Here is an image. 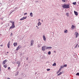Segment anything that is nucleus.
<instances>
[{
  "instance_id": "obj_36",
  "label": "nucleus",
  "mask_w": 79,
  "mask_h": 79,
  "mask_svg": "<svg viewBox=\"0 0 79 79\" xmlns=\"http://www.w3.org/2000/svg\"><path fill=\"white\" fill-rule=\"evenodd\" d=\"M27 13H25L24 14V15H27Z\"/></svg>"
},
{
  "instance_id": "obj_40",
  "label": "nucleus",
  "mask_w": 79,
  "mask_h": 79,
  "mask_svg": "<svg viewBox=\"0 0 79 79\" xmlns=\"http://www.w3.org/2000/svg\"><path fill=\"white\" fill-rule=\"evenodd\" d=\"M56 51H53V52H54V53H56Z\"/></svg>"
},
{
  "instance_id": "obj_33",
  "label": "nucleus",
  "mask_w": 79,
  "mask_h": 79,
  "mask_svg": "<svg viewBox=\"0 0 79 79\" xmlns=\"http://www.w3.org/2000/svg\"><path fill=\"white\" fill-rule=\"evenodd\" d=\"M12 25H15V22H13L12 23Z\"/></svg>"
},
{
  "instance_id": "obj_27",
  "label": "nucleus",
  "mask_w": 79,
  "mask_h": 79,
  "mask_svg": "<svg viewBox=\"0 0 79 79\" xmlns=\"http://www.w3.org/2000/svg\"><path fill=\"white\" fill-rule=\"evenodd\" d=\"M38 48H40V44H38Z\"/></svg>"
},
{
  "instance_id": "obj_50",
  "label": "nucleus",
  "mask_w": 79,
  "mask_h": 79,
  "mask_svg": "<svg viewBox=\"0 0 79 79\" xmlns=\"http://www.w3.org/2000/svg\"><path fill=\"white\" fill-rule=\"evenodd\" d=\"M36 27H37V26H36Z\"/></svg>"
},
{
  "instance_id": "obj_3",
  "label": "nucleus",
  "mask_w": 79,
  "mask_h": 79,
  "mask_svg": "<svg viewBox=\"0 0 79 79\" xmlns=\"http://www.w3.org/2000/svg\"><path fill=\"white\" fill-rule=\"evenodd\" d=\"M17 64H18V67H19L20 66V64H21V63L19 61H18L16 62Z\"/></svg>"
},
{
  "instance_id": "obj_17",
  "label": "nucleus",
  "mask_w": 79,
  "mask_h": 79,
  "mask_svg": "<svg viewBox=\"0 0 79 79\" xmlns=\"http://www.w3.org/2000/svg\"><path fill=\"white\" fill-rule=\"evenodd\" d=\"M3 66H4V68H6L7 66H8V65H7V64H6L5 65H4Z\"/></svg>"
},
{
  "instance_id": "obj_31",
  "label": "nucleus",
  "mask_w": 79,
  "mask_h": 79,
  "mask_svg": "<svg viewBox=\"0 0 79 79\" xmlns=\"http://www.w3.org/2000/svg\"><path fill=\"white\" fill-rule=\"evenodd\" d=\"M48 54L49 55H50V54H51V52L49 51V52H48Z\"/></svg>"
},
{
  "instance_id": "obj_46",
  "label": "nucleus",
  "mask_w": 79,
  "mask_h": 79,
  "mask_svg": "<svg viewBox=\"0 0 79 79\" xmlns=\"http://www.w3.org/2000/svg\"><path fill=\"white\" fill-rule=\"evenodd\" d=\"M1 47H3V45H1Z\"/></svg>"
},
{
  "instance_id": "obj_34",
  "label": "nucleus",
  "mask_w": 79,
  "mask_h": 79,
  "mask_svg": "<svg viewBox=\"0 0 79 79\" xmlns=\"http://www.w3.org/2000/svg\"><path fill=\"white\" fill-rule=\"evenodd\" d=\"M66 66H67V64H64V67H66Z\"/></svg>"
},
{
  "instance_id": "obj_5",
  "label": "nucleus",
  "mask_w": 79,
  "mask_h": 79,
  "mask_svg": "<svg viewBox=\"0 0 79 79\" xmlns=\"http://www.w3.org/2000/svg\"><path fill=\"white\" fill-rule=\"evenodd\" d=\"M46 48V46H44L43 47H42V49L43 51H45V48Z\"/></svg>"
},
{
  "instance_id": "obj_45",
  "label": "nucleus",
  "mask_w": 79,
  "mask_h": 79,
  "mask_svg": "<svg viewBox=\"0 0 79 79\" xmlns=\"http://www.w3.org/2000/svg\"><path fill=\"white\" fill-rule=\"evenodd\" d=\"M1 19H2V20H3V18H1Z\"/></svg>"
},
{
  "instance_id": "obj_19",
  "label": "nucleus",
  "mask_w": 79,
  "mask_h": 79,
  "mask_svg": "<svg viewBox=\"0 0 79 79\" xmlns=\"http://www.w3.org/2000/svg\"><path fill=\"white\" fill-rule=\"evenodd\" d=\"M77 46H78V44H77L74 47L75 48H77Z\"/></svg>"
},
{
  "instance_id": "obj_41",
  "label": "nucleus",
  "mask_w": 79,
  "mask_h": 79,
  "mask_svg": "<svg viewBox=\"0 0 79 79\" xmlns=\"http://www.w3.org/2000/svg\"><path fill=\"white\" fill-rule=\"evenodd\" d=\"M13 22L12 21H10V23H12V22Z\"/></svg>"
},
{
  "instance_id": "obj_11",
  "label": "nucleus",
  "mask_w": 79,
  "mask_h": 79,
  "mask_svg": "<svg viewBox=\"0 0 79 79\" xmlns=\"http://www.w3.org/2000/svg\"><path fill=\"white\" fill-rule=\"evenodd\" d=\"M74 13L75 15H76V16H77V15H78V13H77V12L74 11Z\"/></svg>"
},
{
  "instance_id": "obj_21",
  "label": "nucleus",
  "mask_w": 79,
  "mask_h": 79,
  "mask_svg": "<svg viewBox=\"0 0 79 79\" xmlns=\"http://www.w3.org/2000/svg\"><path fill=\"white\" fill-rule=\"evenodd\" d=\"M30 16H31V17H32L33 16V15H32V13H30Z\"/></svg>"
},
{
  "instance_id": "obj_16",
  "label": "nucleus",
  "mask_w": 79,
  "mask_h": 79,
  "mask_svg": "<svg viewBox=\"0 0 79 79\" xmlns=\"http://www.w3.org/2000/svg\"><path fill=\"white\" fill-rule=\"evenodd\" d=\"M76 38H77V36L78 35H79V33H78V32H77V33H76Z\"/></svg>"
},
{
  "instance_id": "obj_14",
  "label": "nucleus",
  "mask_w": 79,
  "mask_h": 79,
  "mask_svg": "<svg viewBox=\"0 0 79 79\" xmlns=\"http://www.w3.org/2000/svg\"><path fill=\"white\" fill-rule=\"evenodd\" d=\"M43 38L44 40V41H45L46 40V38H45V35H44L43 36Z\"/></svg>"
},
{
  "instance_id": "obj_35",
  "label": "nucleus",
  "mask_w": 79,
  "mask_h": 79,
  "mask_svg": "<svg viewBox=\"0 0 79 79\" xmlns=\"http://www.w3.org/2000/svg\"><path fill=\"white\" fill-rule=\"evenodd\" d=\"M50 69H47V71H50Z\"/></svg>"
},
{
  "instance_id": "obj_48",
  "label": "nucleus",
  "mask_w": 79,
  "mask_h": 79,
  "mask_svg": "<svg viewBox=\"0 0 79 79\" xmlns=\"http://www.w3.org/2000/svg\"><path fill=\"white\" fill-rule=\"evenodd\" d=\"M7 79H10V78H7Z\"/></svg>"
},
{
  "instance_id": "obj_24",
  "label": "nucleus",
  "mask_w": 79,
  "mask_h": 79,
  "mask_svg": "<svg viewBox=\"0 0 79 79\" xmlns=\"http://www.w3.org/2000/svg\"><path fill=\"white\" fill-rule=\"evenodd\" d=\"M73 5H76V2H73Z\"/></svg>"
},
{
  "instance_id": "obj_44",
  "label": "nucleus",
  "mask_w": 79,
  "mask_h": 79,
  "mask_svg": "<svg viewBox=\"0 0 79 79\" xmlns=\"http://www.w3.org/2000/svg\"><path fill=\"white\" fill-rule=\"evenodd\" d=\"M27 60H28V57L27 58Z\"/></svg>"
},
{
  "instance_id": "obj_2",
  "label": "nucleus",
  "mask_w": 79,
  "mask_h": 79,
  "mask_svg": "<svg viewBox=\"0 0 79 79\" xmlns=\"http://www.w3.org/2000/svg\"><path fill=\"white\" fill-rule=\"evenodd\" d=\"M7 61H8V60H4L2 62L3 63H2V64H3V65H4V64H5L6 63Z\"/></svg>"
},
{
  "instance_id": "obj_10",
  "label": "nucleus",
  "mask_w": 79,
  "mask_h": 79,
  "mask_svg": "<svg viewBox=\"0 0 79 79\" xmlns=\"http://www.w3.org/2000/svg\"><path fill=\"white\" fill-rule=\"evenodd\" d=\"M75 27H75V26H74V25H72V26H71L72 29V30L74 29V28H75Z\"/></svg>"
},
{
  "instance_id": "obj_28",
  "label": "nucleus",
  "mask_w": 79,
  "mask_h": 79,
  "mask_svg": "<svg viewBox=\"0 0 79 79\" xmlns=\"http://www.w3.org/2000/svg\"><path fill=\"white\" fill-rule=\"evenodd\" d=\"M60 71L59 70H58V71L57 72L56 74H58V73H60Z\"/></svg>"
},
{
  "instance_id": "obj_8",
  "label": "nucleus",
  "mask_w": 79,
  "mask_h": 79,
  "mask_svg": "<svg viewBox=\"0 0 79 79\" xmlns=\"http://www.w3.org/2000/svg\"><path fill=\"white\" fill-rule=\"evenodd\" d=\"M15 27V25H12V26L10 27L9 29H11L14 28Z\"/></svg>"
},
{
  "instance_id": "obj_49",
  "label": "nucleus",
  "mask_w": 79,
  "mask_h": 79,
  "mask_svg": "<svg viewBox=\"0 0 79 79\" xmlns=\"http://www.w3.org/2000/svg\"><path fill=\"white\" fill-rule=\"evenodd\" d=\"M8 53V52H6V53Z\"/></svg>"
},
{
  "instance_id": "obj_42",
  "label": "nucleus",
  "mask_w": 79,
  "mask_h": 79,
  "mask_svg": "<svg viewBox=\"0 0 79 79\" xmlns=\"http://www.w3.org/2000/svg\"><path fill=\"white\" fill-rule=\"evenodd\" d=\"M35 2L36 3H37V2H38V1H35Z\"/></svg>"
},
{
  "instance_id": "obj_23",
  "label": "nucleus",
  "mask_w": 79,
  "mask_h": 79,
  "mask_svg": "<svg viewBox=\"0 0 79 79\" xmlns=\"http://www.w3.org/2000/svg\"><path fill=\"white\" fill-rule=\"evenodd\" d=\"M15 11V10H12L10 12V14H11V13H13V12Z\"/></svg>"
},
{
  "instance_id": "obj_18",
  "label": "nucleus",
  "mask_w": 79,
  "mask_h": 79,
  "mask_svg": "<svg viewBox=\"0 0 79 79\" xmlns=\"http://www.w3.org/2000/svg\"><path fill=\"white\" fill-rule=\"evenodd\" d=\"M62 74V72H60L58 74H57V76H60V75H61V74Z\"/></svg>"
},
{
  "instance_id": "obj_52",
  "label": "nucleus",
  "mask_w": 79,
  "mask_h": 79,
  "mask_svg": "<svg viewBox=\"0 0 79 79\" xmlns=\"http://www.w3.org/2000/svg\"><path fill=\"white\" fill-rule=\"evenodd\" d=\"M37 29H39V27H38V28H37Z\"/></svg>"
},
{
  "instance_id": "obj_4",
  "label": "nucleus",
  "mask_w": 79,
  "mask_h": 79,
  "mask_svg": "<svg viewBox=\"0 0 79 79\" xmlns=\"http://www.w3.org/2000/svg\"><path fill=\"white\" fill-rule=\"evenodd\" d=\"M34 40H31V46H32L33 45H34Z\"/></svg>"
},
{
  "instance_id": "obj_9",
  "label": "nucleus",
  "mask_w": 79,
  "mask_h": 79,
  "mask_svg": "<svg viewBox=\"0 0 79 79\" xmlns=\"http://www.w3.org/2000/svg\"><path fill=\"white\" fill-rule=\"evenodd\" d=\"M26 18H27V17H24L21 19L20 20L21 21H23V20H24V19H26Z\"/></svg>"
},
{
  "instance_id": "obj_12",
  "label": "nucleus",
  "mask_w": 79,
  "mask_h": 79,
  "mask_svg": "<svg viewBox=\"0 0 79 79\" xmlns=\"http://www.w3.org/2000/svg\"><path fill=\"white\" fill-rule=\"evenodd\" d=\"M52 47H46V49H52Z\"/></svg>"
},
{
  "instance_id": "obj_26",
  "label": "nucleus",
  "mask_w": 79,
  "mask_h": 79,
  "mask_svg": "<svg viewBox=\"0 0 79 79\" xmlns=\"http://www.w3.org/2000/svg\"><path fill=\"white\" fill-rule=\"evenodd\" d=\"M69 13H67L66 14V15H67V16H69Z\"/></svg>"
},
{
  "instance_id": "obj_38",
  "label": "nucleus",
  "mask_w": 79,
  "mask_h": 79,
  "mask_svg": "<svg viewBox=\"0 0 79 79\" xmlns=\"http://www.w3.org/2000/svg\"><path fill=\"white\" fill-rule=\"evenodd\" d=\"M13 35V33H11L10 34V36H12Z\"/></svg>"
},
{
  "instance_id": "obj_30",
  "label": "nucleus",
  "mask_w": 79,
  "mask_h": 79,
  "mask_svg": "<svg viewBox=\"0 0 79 79\" xmlns=\"http://www.w3.org/2000/svg\"><path fill=\"white\" fill-rule=\"evenodd\" d=\"M60 67L61 68H64V65L63 66H62L61 65Z\"/></svg>"
},
{
  "instance_id": "obj_7",
  "label": "nucleus",
  "mask_w": 79,
  "mask_h": 79,
  "mask_svg": "<svg viewBox=\"0 0 79 79\" xmlns=\"http://www.w3.org/2000/svg\"><path fill=\"white\" fill-rule=\"evenodd\" d=\"M10 42H9L8 44H7V47L8 48H10Z\"/></svg>"
},
{
  "instance_id": "obj_22",
  "label": "nucleus",
  "mask_w": 79,
  "mask_h": 79,
  "mask_svg": "<svg viewBox=\"0 0 79 79\" xmlns=\"http://www.w3.org/2000/svg\"><path fill=\"white\" fill-rule=\"evenodd\" d=\"M19 74V72H17L15 74V76H18Z\"/></svg>"
},
{
  "instance_id": "obj_15",
  "label": "nucleus",
  "mask_w": 79,
  "mask_h": 79,
  "mask_svg": "<svg viewBox=\"0 0 79 79\" xmlns=\"http://www.w3.org/2000/svg\"><path fill=\"white\" fill-rule=\"evenodd\" d=\"M18 44V43H14V47H16V46H17V44Z\"/></svg>"
},
{
  "instance_id": "obj_25",
  "label": "nucleus",
  "mask_w": 79,
  "mask_h": 79,
  "mask_svg": "<svg viewBox=\"0 0 79 79\" xmlns=\"http://www.w3.org/2000/svg\"><path fill=\"white\" fill-rule=\"evenodd\" d=\"M56 63H54L52 65V66H56Z\"/></svg>"
},
{
  "instance_id": "obj_20",
  "label": "nucleus",
  "mask_w": 79,
  "mask_h": 79,
  "mask_svg": "<svg viewBox=\"0 0 79 79\" xmlns=\"http://www.w3.org/2000/svg\"><path fill=\"white\" fill-rule=\"evenodd\" d=\"M68 32V30H66L64 31V33H67Z\"/></svg>"
},
{
  "instance_id": "obj_43",
  "label": "nucleus",
  "mask_w": 79,
  "mask_h": 79,
  "mask_svg": "<svg viewBox=\"0 0 79 79\" xmlns=\"http://www.w3.org/2000/svg\"><path fill=\"white\" fill-rule=\"evenodd\" d=\"M8 69H10V67H9L8 68Z\"/></svg>"
},
{
  "instance_id": "obj_6",
  "label": "nucleus",
  "mask_w": 79,
  "mask_h": 79,
  "mask_svg": "<svg viewBox=\"0 0 79 79\" xmlns=\"http://www.w3.org/2000/svg\"><path fill=\"white\" fill-rule=\"evenodd\" d=\"M21 48V45L19 46L16 49V50L17 51H18V50H19V49H20V48Z\"/></svg>"
},
{
  "instance_id": "obj_39",
  "label": "nucleus",
  "mask_w": 79,
  "mask_h": 79,
  "mask_svg": "<svg viewBox=\"0 0 79 79\" xmlns=\"http://www.w3.org/2000/svg\"><path fill=\"white\" fill-rule=\"evenodd\" d=\"M0 70L1 71V65L0 64Z\"/></svg>"
},
{
  "instance_id": "obj_32",
  "label": "nucleus",
  "mask_w": 79,
  "mask_h": 79,
  "mask_svg": "<svg viewBox=\"0 0 79 79\" xmlns=\"http://www.w3.org/2000/svg\"><path fill=\"white\" fill-rule=\"evenodd\" d=\"M76 75L77 76H79V73H76Z\"/></svg>"
},
{
  "instance_id": "obj_13",
  "label": "nucleus",
  "mask_w": 79,
  "mask_h": 79,
  "mask_svg": "<svg viewBox=\"0 0 79 79\" xmlns=\"http://www.w3.org/2000/svg\"><path fill=\"white\" fill-rule=\"evenodd\" d=\"M39 22L38 23V26H41L42 23H41L40 22V21H39Z\"/></svg>"
},
{
  "instance_id": "obj_51",
  "label": "nucleus",
  "mask_w": 79,
  "mask_h": 79,
  "mask_svg": "<svg viewBox=\"0 0 79 79\" xmlns=\"http://www.w3.org/2000/svg\"><path fill=\"white\" fill-rule=\"evenodd\" d=\"M42 22H43V20H42Z\"/></svg>"
},
{
  "instance_id": "obj_47",
  "label": "nucleus",
  "mask_w": 79,
  "mask_h": 79,
  "mask_svg": "<svg viewBox=\"0 0 79 79\" xmlns=\"http://www.w3.org/2000/svg\"><path fill=\"white\" fill-rule=\"evenodd\" d=\"M40 20V19H38V20L39 21V20Z\"/></svg>"
},
{
  "instance_id": "obj_1",
  "label": "nucleus",
  "mask_w": 79,
  "mask_h": 79,
  "mask_svg": "<svg viewBox=\"0 0 79 79\" xmlns=\"http://www.w3.org/2000/svg\"><path fill=\"white\" fill-rule=\"evenodd\" d=\"M64 5H63L62 6V8H69V7H70V6H69V4L68 5V4H64Z\"/></svg>"
},
{
  "instance_id": "obj_37",
  "label": "nucleus",
  "mask_w": 79,
  "mask_h": 79,
  "mask_svg": "<svg viewBox=\"0 0 79 79\" xmlns=\"http://www.w3.org/2000/svg\"><path fill=\"white\" fill-rule=\"evenodd\" d=\"M61 70V68H60L59 70V71H60Z\"/></svg>"
},
{
  "instance_id": "obj_29",
  "label": "nucleus",
  "mask_w": 79,
  "mask_h": 79,
  "mask_svg": "<svg viewBox=\"0 0 79 79\" xmlns=\"http://www.w3.org/2000/svg\"><path fill=\"white\" fill-rule=\"evenodd\" d=\"M62 2H64H64H66V0H62Z\"/></svg>"
}]
</instances>
